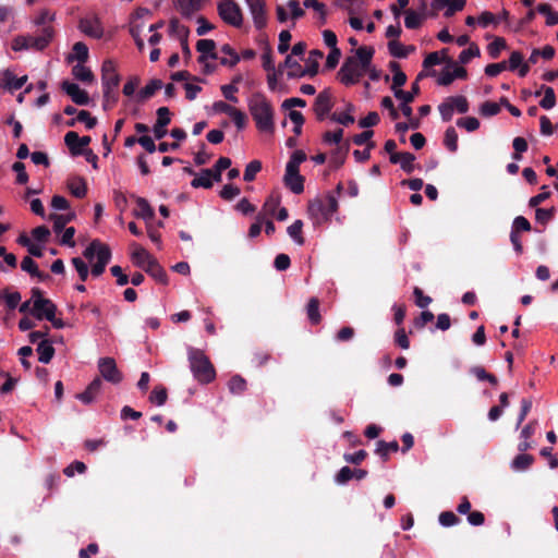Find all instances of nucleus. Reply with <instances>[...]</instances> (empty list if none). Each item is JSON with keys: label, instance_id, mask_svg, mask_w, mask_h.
Listing matches in <instances>:
<instances>
[{"label": "nucleus", "instance_id": "f257e3e1", "mask_svg": "<svg viewBox=\"0 0 558 558\" xmlns=\"http://www.w3.org/2000/svg\"><path fill=\"white\" fill-rule=\"evenodd\" d=\"M374 53L375 49L373 47H359L355 56L348 57L342 63L338 72L339 81L347 86L356 84L364 73L369 70Z\"/></svg>", "mask_w": 558, "mask_h": 558}, {"label": "nucleus", "instance_id": "f03ea898", "mask_svg": "<svg viewBox=\"0 0 558 558\" xmlns=\"http://www.w3.org/2000/svg\"><path fill=\"white\" fill-rule=\"evenodd\" d=\"M248 111L259 132L272 133L275 131L274 107L264 94L255 93L250 97Z\"/></svg>", "mask_w": 558, "mask_h": 558}, {"label": "nucleus", "instance_id": "7ed1b4c3", "mask_svg": "<svg viewBox=\"0 0 558 558\" xmlns=\"http://www.w3.org/2000/svg\"><path fill=\"white\" fill-rule=\"evenodd\" d=\"M187 357L194 378L201 384H209L216 378V371L204 351L189 348Z\"/></svg>", "mask_w": 558, "mask_h": 558}, {"label": "nucleus", "instance_id": "20e7f679", "mask_svg": "<svg viewBox=\"0 0 558 558\" xmlns=\"http://www.w3.org/2000/svg\"><path fill=\"white\" fill-rule=\"evenodd\" d=\"M54 36L52 26L43 27L38 35H20L13 39L12 49L20 51L23 49H34L43 51L49 46Z\"/></svg>", "mask_w": 558, "mask_h": 558}, {"label": "nucleus", "instance_id": "39448f33", "mask_svg": "<svg viewBox=\"0 0 558 558\" xmlns=\"http://www.w3.org/2000/svg\"><path fill=\"white\" fill-rule=\"evenodd\" d=\"M441 119L446 122L452 119L454 110L459 113L469 111V101L464 96H450L438 106Z\"/></svg>", "mask_w": 558, "mask_h": 558}, {"label": "nucleus", "instance_id": "423d86ee", "mask_svg": "<svg viewBox=\"0 0 558 558\" xmlns=\"http://www.w3.org/2000/svg\"><path fill=\"white\" fill-rule=\"evenodd\" d=\"M101 81L104 86V98L109 100L111 90L117 89L120 84V75L117 72L112 60H105L101 66Z\"/></svg>", "mask_w": 558, "mask_h": 558}, {"label": "nucleus", "instance_id": "0eeeda50", "mask_svg": "<svg viewBox=\"0 0 558 558\" xmlns=\"http://www.w3.org/2000/svg\"><path fill=\"white\" fill-rule=\"evenodd\" d=\"M220 17L228 24L240 27L243 23L241 8L233 0H223L218 5Z\"/></svg>", "mask_w": 558, "mask_h": 558}, {"label": "nucleus", "instance_id": "6e6552de", "mask_svg": "<svg viewBox=\"0 0 558 558\" xmlns=\"http://www.w3.org/2000/svg\"><path fill=\"white\" fill-rule=\"evenodd\" d=\"M98 371L100 373V376L113 384L118 385L122 381L123 375L119 371L117 363L113 357H101L98 360Z\"/></svg>", "mask_w": 558, "mask_h": 558}, {"label": "nucleus", "instance_id": "1a4fd4ad", "mask_svg": "<svg viewBox=\"0 0 558 558\" xmlns=\"http://www.w3.org/2000/svg\"><path fill=\"white\" fill-rule=\"evenodd\" d=\"M333 107L332 94L329 88L322 90L313 105L316 119L324 121Z\"/></svg>", "mask_w": 558, "mask_h": 558}, {"label": "nucleus", "instance_id": "9d476101", "mask_svg": "<svg viewBox=\"0 0 558 558\" xmlns=\"http://www.w3.org/2000/svg\"><path fill=\"white\" fill-rule=\"evenodd\" d=\"M324 57L323 51L314 49L310 52L308 59L306 60V68L303 72H288L289 78H299L303 76H315L318 73L319 62L318 60Z\"/></svg>", "mask_w": 558, "mask_h": 558}, {"label": "nucleus", "instance_id": "9b49d317", "mask_svg": "<svg viewBox=\"0 0 558 558\" xmlns=\"http://www.w3.org/2000/svg\"><path fill=\"white\" fill-rule=\"evenodd\" d=\"M257 29H263L267 25L266 2L265 0H245Z\"/></svg>", "mask_w": 558, "mask_h": 558}, {"label": "nucleus", "instance_id": "f8f14e48", "mask_svg": "<svg viewBox=\"0 0 558 558\" xmlns=\"http://www.w3.org/2000/svg\"><path fill=\"white\" fill-rule=\"evenodd\" d=\"M57 313V305L51 300H36L31 314L38 320H52Z\"/></svg>", "mask_w": 558, "mask_h": 558}, {"label": "nucleus", "instance_id": "ddd939ff", "mask_svg": "<svg viewBox=\"0 0 558 558\" xmlns=\"http://www.w3.org/2000/svg\"><path fill=\"white\" fill-rule=\"evenodd\" d=\"M61 88L68 96L71 97L74 104L78 106H87L89 104L88 93L82 89L77 84L63 81Z\"/></svg>", "mask_w": 558, "mask_h": 558}, {"label": "nucleus", "instance_id": "4468645a", "mask_svg": "<svg viewBox=\"0 0 558 558\" xmlns=\"http://www.w3.org/2000/svg\"><path fill=\"white\" fill-rule=\"evenodd\" d=\"M420 85L417 82L412 83V93H405L403 89H395V97L402 100L400 109L404 117L411 119L412 118V108L409 106L414 98L420 94Z\"/></svg>", "mask_w": 558, "mask_h": 558}, {"label": "nucleus", "instance_id": "2eb2a0df", "mask_svg": "<svg viewBox=\"0 0 558 558\" xmlns=\"http://www.w3.org/2000/svg\"><path fill=\"white\" fill-rule=\"evenodd\" d=\"M90 141V136L80 137L78 134L74 131L68 132L64 136V143L73 156L83 155L85 151L83 147L88 146Z\"/></svg>", "mask_w": 558, "mask_h": 558}, {"label": "nucleus", "instance_id": "dca6fc26", "mask_svg": "<svg viewBox=\"0 0 558 558\" xmlns=\"http://www.w3.org/2000/svg\"><path fill=\"white\" fill-rule=\"evenodd\" d=\"M78 28L82 33L93 38L99 39L104 35V28L97 17L81 19L78 22Z\"/></svg>", "mask_w": 558, "mask_h": 558}, {"label": "nucleus", "instance_id": "f3484780", "mask_svg": "<svg viewBox=\"0 0 558 558\" xmlns=\"http://www.w3.org/2000/svg\"><path fill=\"white\" fill-rule=\"evenodd\" d=\"M307 213L316 225H323L330 221L324 209V201L320 198H315L308 202Z\"/></svg>", "mask_w": 558, "mask_h": 558}, {"label": "nucleus", "instance_id": "a211bd4d", "mask_svg": "<svg viewBox=\"0 0 558 558\" xmlns=\"http://www.w3.org/2000/svg\"><path fill=\"white\" fill-rule=\"evenodd\" d=\"M196 49L201 53L197 61L205 63L207 58L217 59L218 56L215 51L216 43L213 39H199L196 43Z\"/></svg>", "mask_w": 558, "mask_h": 558}, {"label": "nucleus", "instance_id": "6ab92c4d", "mask_svg": "<svg viewBox=\"0 0 558 558\" xmlns=\"http://www.w3.org/2000/svg\"><path fill=\"white\" fill-rule=\"evenodd\" d=\"M102 387V380L100 377H96L92 380V383L86 387V389L76 395V398L81 400L85 404H90L96 396L100 392Z\"/></svg>", "mask_w": 558, "mask_h": 558}, {"label": "nucleus", "instance_id": "aec40b11", "mask_svg": "<svg viewBox=\"0 0 558 558\" xmlns=\"http://www.w3.org/2000/svg\"><path fill=\"white\" fill-rule=\"evenodd\" d=\"M111 259V250L110 247H102L98 252V259L97 262L92 266L90 274L94 277H99L104 274L106 266L109 264Z\"/></svg>", "mask_w": 558, "mask_h": 558}, {"label": "nucleus", "instance_id": "412c9836", "mask_svg": "<svg viewBox=\"0 0 558 558\" xmlns=\"http://www.w3.org/2000/svg\"><path fill=\"white\" fill-rule=\"evenodd\" d=\"M143 269L157 282L162 284L168 282L167 274L156 258L150 259V262H148V264Z\"/></svg>", "mask_w": 558, "mask_h": 558}, {"label": "nucleus", "instance_id": "4be33fe9", "mask_svg": "<svg viewBox=\"0 0 558 558\" xmlns=\"http://www.w3.org/2000/svg\"><path fill=\"white\" fill-rule=\"evenodd\" d=\"M205 0H173L183 16H191L202 9Z\"/></svg>", "mask_w": 558, "mask_h": 558}, {"label": "nucleus", "instance_id": "5701e85b", "mask_svg": "<svg viewBox=\"0 0 558 558\" xmlns=\"http://www.w3.org/2000/svg\"><path fill=\"white\" fill-rule=\"evenodd\" d=\"M163 87V83L159 78H153L137 94L138 101L143 102L155 95V93Z\"/></svg>", "mask_w": 558, "mask_h": 558}, {"label": "nucleus", "instance_id": "b1692460", "mask_svg": "<svg viewBox=\"0 0 558 558\" xmlns=\"http://www.w3.org/2000/svg\"><path fill=\"white\" fill-rule=\"evenodd\" d=\"M349 148L350 146L347 143L344 145H339L336 149H333L329 161L330 167H332L333 169H339L340 167H342V165L345 161Z\"/></svg>", "mask_w": 558, "mask_h": 558}, {"label": "nucleus", "instance_id": "393cba45", "mask_svg": "<svg viewBox=\"0 0 558 558\" xmlns=\"http://www.w3.org/2000/svg\"><path fill=\"white\" fill-rule=\"evenodd\" d=\"M37 353L39 362L48 364L54 355V348L49 340L44 339L37 345Z\"/></svg>", "mask_w": 558, "mask_h": 558}, {"label": "nucleus", "instance_id": "a878e982", "mask_svg": "<svg viewBox=\"0 0 558 558\" xmlns=\"http://www.w3.org/2000/svg\"><path fill=\"white\" fill-rule=\"evenodd\" d=\"M88 59V47L82 43L77 41L72 47V53L68 57V62H73L77 60L78 63H85Z\"/></svg>", "mask_w": 558, "mask_h": 558}, {"label": "nucleus", "instance_id": "bb28decb", "mask_svg": "<svg viewBox=\"0 0 558 558\" xmlns=\"http://www.w3.org/2000/svg\"><path fill=\"white\" fill-rule=\"evenodd\" d=\"M4 87L9 90L21 89L27 81V76L16 77L11 71L7 70L3 73Z\"/></svg>", "mask_w": 558, "mask_h": 558}, {"label": "nucleus", "instance_id": "cd10ccee", "mask_svg": "<svg viewBox=\"0 0 558 558\" xmlns=\"http://www.w3.org/2000/svg\"><path fill=\"white\" fill-rule=\"evenodd\" d=\"M136 204L137 209H135L134 215L137 218H143L144 220H151L155 217L154 209L145 198L136 197Z\"/></svg>", "mask_w": 558, "mask_h": 558}, {"label": "nucleus", "instance_id": "c85d7f7f", "mask_svg": "<svg viewBox=\"0 0 558 558\" xmlns=\"http://www.w3.org/2000/svg\"><path fill=\"white\" fill-rule=\"evenodd\" d=\"M306 315L312 325H318L322 322L319 313V300L315 296L308 300L306 305Z\"/></svg>", "mask_w": 558, "mask_h": 558}, {"label": "nucleus", "instance_id": "c756f323", "mask_svg": "<svg viewBox=\"0 0 558 558\" xmlns=\"http://www.w3.org/2000/svg\"><path fill=\"white\" fill-rule=\"evenodd\" d=\"M399 450L398 441L393 440L390 442H386L385 440H378L376 444L375 452L380 456L383 461H387L389 459L390 452H397Z\"/></svg>", "mask_w": 558, "mask_h": 558}, {"label": "nucleus", "instance_id": "7c9ffc66", "mask_svg": "<svg viewBox=\"0 0 558 558\" xmlns=\"http://www.w3.org/2000/svg\"><path fill=\"white\" fill-rule=\"evenodd\" d=\"M134 245L135 250L132 253V260L137 267L143 269L148 264V262L155 257H153L144 247L136 244Z\"/></svg>", "mask_w": 558, "mask_h": 558}, {"label": "nucleus", "instance_id": "2f4dec72", "mask_svg": "<svg viewBox=\"0 0 558 558\" xmlns=\"http://www.w3.org/2000/svg\"><path fill=\"white\" fill-rule=\"evenodd\" d=\"M214 179H213V175H211V172L209 171V169H203L201 171V175L199 177H195L192 181H191V185L194 187V189H199V187H203V189H210L213 187V183H214Z\"/></svg>", "mask_w": 558, "mask_h": 558}, {"label": "nucleus", "instance_id": "473e14b6", "mask_svg": "<svg viewBox=\"0 0 558 558\" xmlns=\"http://www.w3.org/2000/svg\"><path fill=\"white\" fill-rule=\"evenodd\" d=\"M71 194L77 198H83L87 194V184L83 178H75L68 183Z\"/></svg>", "mask_w": 558, "mask_h": 558}, {"label": "nucleus", "instance_id": "72a5a7b5", "mask_svg": "<svg viewBox=\"0 0 558 558\" xmlns=\"http://www.w3.org/2000/svg\"><path fill=\"white\" fill-rule=\"evenodd\" d=\"M231 159L228 157H220L215 166L209 169L211 172L213 179L215 182H220L222 180V172L230 168Z\"/></svg>", "mask_w": 558, "mask_h": 558}, {"label": "nucleus", "instance_id": "f704fd0d", "mask_svg": "<svg viewBox=\"0 0 558 558\" xmlns=\"http://www.w3.org/2000/svg\"><path fill=\"white\" fill-rule=\"evenodd\" d=\"M73 76L83 82V83H92L95 78L92 70L85 66L83 63H77L72 68Z\"/></svg>", "mask_w": 558, "mask_h": 558}, {"label": "nucleus", "instance_id": "c9c22d12", "mask_svg": "<svg viewBox=\"0 0 558 558\" xmlns=\"http://www.w3.org/2000/svg\"><path fill=\"white\" fill-rule=\"evenodd\" d=\"M221 52L225 53L227 57H230V59L228 58H220V64L225 65V66H229V68H233L234 65H236L240 61V56L238 54V52L229 45V44H225L222 47H221Z\"/></svg>", "mask_w": 558, "mask_h": 558}, {"label": "nucleus", "instance_id": "e433bc0d", "mask_svg": "<svg viewBox=\"0 0 558 558\" xmlns=\"http://www.w3.org/2000/svg\"><path fill=\"white\" fill-rule=\"evenodd\" d=\"M534 462V457L529 453H520L518 454L511 463V468L514 471H525L527 470Z\"/></svg>", "mask_w": 558, "mask_h": 558}, {"label": "nucleus", "instance_id": "4c0bfd02", "mask_svg": "<svg viewBox=\"0 0 558 558\" xmlns=\"http://www.w3.org/2000/svg\"><path fill=\"white\" fill-rule=\"evenodd\" d=\"M538 13L546 16V24L548 26H554L558 24V12L554 11L551 5L548 3H539L536 7Z\"/></svg>", "mask_w": 558, "mask_h": 558}, {"label": "nucleus", "instance_id": "58836bf2", "mask_svg": "<svg viewBox=\"0 0 558 558\" xmlns=\"http://www.w3.org/2000/svg\"><path fill=\"white\" fill-rule=\"evenodd\" d=\"M74 218V214H68V215H59V214H51L49 219L53 222V231L56 233H59L63 231L65 228V225L70 222Z\"/></svg>", "mask_w": 558, "mask_h": 558}, {"label": "nucleus", "instance_id": "ea45409f", "mask_svg": "<svg viewBox=\"0 0 558 558\" xmlns=\"http://www.w3.org/2000/svg\"><path fill=\"white\" fill-rule=\"evenodd\" d=\"M444 145L451 153H456L458 150V133L453 126H449L444 136Z\"/></svg>", "mask_w": 558, "mask_h": 558}, {"label": "nucleus", "instance_id": "a19ab883", "mask_svg": "<svg viewBox=\"0 0 558 558\" xmlns=\"http://www.w3.org/2000/svg\"><path fill=\"white\" fill-rule=\"evenodd\" d=\"M542 89L544 90V97L539 101V106L545 110H549L556 105L555 92L553 87L546 85H542Z\"/></svg>", "mask_w": 558, "mask_h": 558}, {"label": "nucleus", "instance_id": "79ce46f5", "mask_svg": "<svg viewBox=\"0 0 558 558\" xmlns=\"http://www.w3.org/2000/svg\"><path fill=\"white\" fill-rule=\"evenodd\" d=\"M303 222L302 220H295L291 226L288 227V234L294 240V242L299 245H303L305 240L302 235Z\"/></svg>", "mask_w": 558, "mask_h": 558}, {"label": "nucleus", "instance_id": "37998d69", "mask_svg": "<svg viewBox=\"0 0 558 558\" xmlns=\"http://www.w3.org/2000/svg\"><path fill=\"white\" fill-rule=\"evenodd\" d=\"M102 247H109L107 244L101 243L99 240H93L89 245L84 250L83 256L88 260L93 262L95 257L98 258V252Z\"/></svg>", "mask_w": 558, "mask_h": 558}, {"label": "nucleus", "instance_id": "c03bdc74", "mask_svg": "<svg viewBox=\"0 0 558 558\" xmlns=\"http://www.w3.org/2000/svg\"><path fill=\"white\" fill-rule=\"evenodd\" d=\"M481 54L480 48L475 43H471L468 49H464L459 54V62L461 64L469 63L473 58Z\"/></svg>", "mask_w": 558, "mask_h": 558}, {"label": "nucleus", "instance_id": "a18cd8bd", "mask_svg": "<svg viewBox=\"0 0 558 558\" xmlns=\"http://www.w3.org/2000/svg\"><path fill=\"white\" fill-rule=\"evenodd\" d=\"M283 181L286 186L294 194H301L304 191V178L301 174L293 175L290 179L283 178Z\"/></svg>", "mask_w": 558, "mask_h": 558}, {"label": "nucleus", "instance_id": "49530a36", "mask_svg": "<svg viewBox=\"0 0 558 558\" xmlns=\"http://www.w3.org/2000/svg\"><path fill=\"white\" fill-rule=\"evenodd\" d=\"M507 43L502 37H496L488 46L487 51L490 58L497 59L501 50L506 49Z\"/></svg>", "mask_w": 558, "mask_h": 558}, {"label": "nucleus", "instance_id": "de8ad7c7", "mask_svg": "<svg viewBox=\"0 0 558 558\" xmlns=\"http://www.w3.org/2000/svg\"><path fill=\"white\" fill-rule=\"evenodd\" d=\"M229 390L234 395H241L246 389V380L240 375H234L228 383Z\"/></svg>", "mask_w": 558, "mask_h": 558}, {"label": "nucleus", "instance_id": "09e8293b", "mask_svg": "<svg viewBox=\"0 0 558 558\" xmlns=\"http://www.w3.org/2000/svg\"><path fill=\"white\" fill-rule=\"evenodd\" d=\"M168 392L166 387L156 386L149 396V401L157 405H163L167 401Z\"/></svg>", "mask_w": 558, "mask_h": 558}, {"label": "nucleus", "instance_id": "8fccbe9b", "mask_svg": "<svg viewBox=\"0 0 558 558\" xmlns=\"http://www.w3.org/2000/svg\"><path fill=\"white\" fill-rule=\"evenodd\" d=\"M423 17L413 10L405 11L404 25L409 29H417L422 25Z\"/></svg>", "mask_w": 558, "mask_h": 558}, {"label": "nucleus", "instance_id": "3c124183", "mask_svg": "<svg viewBox=\"0 0 558 558\" xmlns=\"http://www.w3.org/2000/svg\"><path fill=\"white\" fill-rule=\"evenodd\" d=\"M262 170V162L259 160H252L248 162L244 170L243 179L246 182L255 180L256 174Z\"/></svg>", "mask_w": 558, "mask_h": 558}, {"label": "nucleus", "instance_id": "603ef678", "mask_svg": "<svg viewBox=\"0 0 558 558\" xmlns=\"http://www.w3.org/2000/svg\"><path fill=\"white\" fill-rule=\"evenodd\" d=\"M556 208L551 207L548 209L545 208H536L535 210V219L541 225H547L555 216Z\"/></svg>", "mask_w": 558, "mask_h": 558}, {"label": "nucleus", "instance_id": "864d4df0", "mask_svg": "<svg viewBox=\"0 0 558 558\" xmlns=\"http://www.w3.org/2000/svg\"><path fill=\"white\" fill-rule=\"evenodd\" d=\"M72 265L76 269L80 280L82 282L86 281L89 275V269L87 264L81 257H73L71 259Z\"/></svg>", "mask_w": 558, "mask_h": 558}, {"label": "nucleus", "instance_id": "5fc2aeb1", "mask_svg": "<svg viewBox=\"0 0 558 558\" xmlns=\"http://www.w3.org/2000/svg\"><path fill=\"white\" fill-rule=\"evenodd\" d=\"M389 53L395 58H407L408 50L399 40H390L388 43Z\"/></svg>", "mask_w": 558, "mask_h": 558}, {"label": "nucleus", "instance_id": "6e6d98bb", "mask_svg": "<svg viewBox=\"0 0 558 558\" xmlns=\"http://www.w3.org/2000/svg\"><path fill=\"white\" fill-rule=\"evenodd\" d=\"M457 125L468 132H474L480 128V121L474 117L460 118L457 120Z\"/></svg>", "mask_w": 558, "mask_h": 558}, {"label": "nucleus", "instance_id": "4d7b16f0", "mask_svg": "<svg viewBox=\"0 0 558 558\" xmlns=\"http://www.w3.org/2000/svg\"><path fill=\"white\" fill-rule=\"evenodd\" d=\"M480 112L484 117H493L500 112V105L494 101H485L481 105Z\"/></svg>", "mask_w": 558, "mask_h": 558}, {"label": "nucleus", "instance_id": "13d9d810", "mask_svg": "<svg viewBox=\"0 0 558 558\" xmlns=\"http://www.w3.org/2000/svg\"><path fill=\"white\" fill-rule=\"evenodd\" d=\"M12 170L16 172V183L26 184L28 182V174L25 171V165L22 161H16L12 166Z\"/></svg>", "mask_w": 558, "mask_h": 558}, {"label": "nucleus", "instance_id": "bf43d9fd", "mask_svg": "<svg viewBox=\"0 0 558 558\" xmlns=\"http://www.w3.org/2000/svg\"><path fill=\"white\" fill-rule=\"evenodd\" d=\"M531 229H532L531 223L525 217L518 216L514 218V220L512 222V228H511L512 231L520 233V232H529V231H531Z\"/></svg>", "mask_w": 558, "mask_h": 558}, {"label": "nucleus", "instance_id": "052dcab7", "mask_svg": "<svg viewBox=\"0 0 558 558\" xmlns=\"http://www.w3.org/2000/svg\"><path fill=\"white\" fill-rule=\"evenodd\" d=\"M54 20V13L50 10H43L35 19L34 23L37 26L48 27L49 24Z\"/></svg>", "mask_w": 558, "mask_h": 558}, {"label": "nucleus", "instance_id": "680f3d73", "mask_svg": "<svg viewBox=\"0 0 558 558\" xmlns=\"http://www.w3.org/2000/svg\"><path fill=\"white\" fill-rule=\"evenodd\" d=\"M262 61L265 71L270 72L275 70L272 50L268 44L265 46L264 52L262 54Z\"/></svg>", "mask_w": 558, "mask_h": 558}, {"label": "nucleus", "instance_id": "e2e57ef3", "mask_svg": "<svg viewBox=\"0 0 558 558\" xmlns=\"http://www.w3.org/2000/svg\"><path fill=\"white\" fill-rule=\"evenodd\" d=\"M340 57H341L340 49L338 47L331 48L327 56L325 66L328 70L335 69L337 66V64L339 63Z\"/></svg>", "mask_w": 558, "mask_h": 558}, {"label": "nucleus", "instance_id": "0e129e2a", "mask_svg": "<svg viewBox=\"0 0 558 558\" xmlns=\"http://www.w3.org/2000/svg\"><path fill=\"white\" fill-rule=\"evenodd\" d=\"M343 137V130L337 129L333 132L327 131L323 135V141L327 144H337L339 145Z\"/></svg>", "mask_w": 558, "mask_h": 558}, {"label": "nucleus", "instance_id": "69168bd1", "mask_svg": "<svg viewBox=\"0 0 558 558\" xmlns=\"http://www.w3.org/2000/svg\"><path fill=\"white\" fill-rule=\"evenodd\" d=\"M414 160L415 156L412 153H402V158L400 160L401 169L407 173H412L414 170Z\"/></svg>", "mask_w": 558, "mask_h": 558}, {"label": "nucleus", "instance_id": "338daca9", "mask_svg": "<svg viewBox=\"0 0 558 558\" xmlns=\"http://www.w3.org/2000/svg\"><path fill=\"white\" fill-rule=\"evenodd\" d=\"M76 120L85 123L87 129H94L97 125V119L92 117V114L86 110H81L77 112Z\"/></svg>", "mask_w": 558, "mask_h": 558}, {"label": "nucleus", "instance_id": "774afa93", "mask_svg": "<svg viewBox=\"0 0 558 558\" xmlns=\"http://www.w3.org/2000/svg\"><path fill=\"white\" fill-rule=\"evenodd\" d=\"M292 36L291 33L287 29H283L279 34V45H278V51L279 53H286L290 48V40Z\"/></svg>", "mask_w": 558, "mask_h": 558}]
</instances>
